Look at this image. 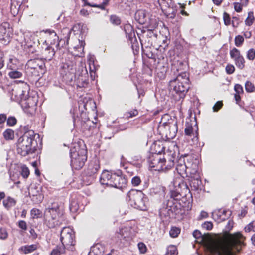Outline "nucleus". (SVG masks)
Returning <instances> with one entry per match:
<instances>
[{"mask_svg":"<svg viewBox=\"0 0 255 255\" xmlns=\"http://www.w3.org/2000/svg\"><path fill=\"white\" fill-rule=\"evenodd\" d=\"M134 17L135 20L140 24H145L148 19L147 13L145 10L143 9L137 10L135 14Z\"/></svg>","mask_w":255,"mask_h":255,"instance_id":"nucleus-25","label":"nucleus"},{"mask_svg":"<svg viewBox=\"0 0 255 255\" xmlns=\"http://www.w3.org/2000/svg\"><path fill=\"white\" fill-rule=\"evenodd\" d=\"M101 136L104 139H111L113 136V133L111 128H108L101 133Z\"/></svg>","mask_w":255,"mask_h":255,"instance_id":"nucleus-41","label":"nucleus"},{"mask_svg":"<svg viewBox=\"0 0 255 255\" xmlns=\"http://www.w3.org/2000/svg\"><path fill=\"white\" fill-rule=\"evenodd\" d=\"M185 133L187 136H189L191 137L193 136V138H196L197 139V131H196L195 133H194L193 132V128L191 126L188 125L186 126L185 129Z\"/></svg>","mask_w":255,"mask_h":255,"instance_id":"nucleus-36","label":"nucleus"},{"mask_svg":"<svg viewBox=\"0 0 255 255\" xmlns=\"http://www.w3.org/2000/svg\"><path fill=\"white\" fill-rule=\"evenodd\" d=\"M29 86L26 83L22 82L21 85H15L9 89V94L12 100L19 102L22 98L28 96Z\"/></svg>","mask_w":255,"mask_h":255,"instance_id":"nucleus-10","label":"nucleus"},{"mask_svg":"<svg viewBox=\"0 0 255 255\" xmlns=\"http://www.w3.org/2000/svg\"><path fill=\"white\" fill-rule=\"evenodd\" d=\"M19 103L23 110L26 111L28 109L34 110L35 106L36 105V101L33 100V98L29 96H26L25 98H22Z\"/></svg>","mask_w":255,"mask_h":255,"instance_id":"nucleus-21","label":"nucleus"},{"mask_svg":"<svg viewBox=\"0 0 255 255\" xmlns=\"http://www.w3.org/2000/svg\"><path fill=\"white\" fill-rule=\"evenodd\" d=\"M178 251L176 246L170 245L167 248V253L165 255H177Z\"/></svg>","mask_w":255,"mask_h":255,"instance_id":"nucleus-45","label":"nucleus"},{"mask_svg":"<svg viewBox=\"0 0 255 255\" xmlns=\"http://www.w3.org/2000/svg\"><path fill=\"white\" fill-rule=\"evenodd\" d=\"M127 200L133 208L146 211L148 205V199L141 191L132 189L127 194Z\"/></svg>","mask_w":255,"mask_h":255,"instance_id":"nucleus-5","label":"nucleus"},{"mask_svg":"<svg viewBox=\"0 0 255 255\" xmlns=\"http://www.w3.org/2000/svg\"><path fill=\"white\" fill-rule=\"evenodd\" d=\"M165 147L162 143L159 141L155 142L151 146V150L153 151L152 153L161 155L164 150Z\"/></svg>","mask_w":255,"mask_h":255,"instance_id":"nucleus-29","label":"nucleus"},{"mask_svg":"<svg viewBox=\"0 0 255 255\" xmlns=\"http://www.w3.org/2000/svg\"><path fill=\"white\" fill-rule=\"evenodd\" d=\"M60 241L62 243L60 246H63L64 248L74 246L75 240L73 230L69 227H63L60 233Z\"/></svg>","mask_w":255,"mask_h":255,"instance_id":"nucleus-11","label":"nucleus"},{"mask_svg":"<svg viewBox=\"0 0 255 255\" xmlns=\"http://www.w3.org/2000/svg\"><path fill=\"white\" fill-rule=\"evenodd\" d=\"M11 34L9 23L5 22L0 25V40L3 44L6 45L10 42Z\"/></svg>","mask_w":255,"mask_h":255,"instance_id":"nucleus-15","label":"nucleus"},{"mask_svg":"<svg viewBox=\"0 0 255 255\" xmlns=\"http://www.w3.org/2000/svg\"><path fill=\"white\" fill-rule=\"evenodd\" d=\"M32 218H38L42 215V212L38 209L33 208L30 211Z\"/></svg>","mask_w":255,"mask_h":255,"instance_id":"nucleus-47","label":"nucleus"},{"mask_svg":"<svg viewBox=\"0 0 255 255\" xmlns=\"http://www.w3.org/2000/svg\"><path fill=\"white\" fill-rule=\"evenodd\" d=\"M189 75L187 72L178 74L176 78L169 82V91L175 101L183 99L189 90Z\"/></svg>","mask_w":255,"mask_h":255,"instance_id":"nucleus-1","label":"nucleus"},{"mask_svg":"<svg viewBox=\"0 0 255 255\" xmlns=\"http://www.w3.org/2000/svg\"><path fill=\"white\" fill-rule=\"evenodd\" d=\"M17 123V120L15 117L11 116L7 119V124L9 126H13Z\"/></svg>","mask_w":255,"mask_h":255,"instance_id":"nucleus-55","label":"nucleus"},{"mask_svg":"<svg viewBox=\"0 0 255 255\" xmlns=\"http://www.w3.org/2000/svg\"><path fill=\"white\" fill-rule=\"evenodd\" d=\"M236 66L240 69L242 70L245 67V61L243 56L234 61Z\"/></svg>","mask_w":255,"mask_h":255,"instance_id":"nucleus-44","label":"nucleus"},{"mask_svg":"<svg viewBox=\"0 0 255 255\" xmlns=\"http://www.w3.org/2000/svg\"><path fill=\"white\" fill-rule=\"evenodd\" d=\"M161 190V187L160 186L152 188L150 189V194L151 195L156 194L158 193H159Z\"/></svg>","mask_w":255,"mask_h":255,"instance_id":"nucleus-63","label":"nucleus"},{"mask_svg":"<svg viewBox=\"0 0 255 255\" xmlns=\"http://www.w3.org/2000/svg\"><path fill=\"white\" fill-rule=\"evenodd\" d=\"M234 238H231L230 245H222V243L210 247V250L213 255H231V247H235Z\"/></svg>","mask_w":255,"mask_h":255,"instance_id":"nucleus-12","label":"nucleus"},{"mask_svg":"<svg viewBox=\"0 0 255 255\" xmlns=\"http://www.w3.org/2000/svg\"><path fill=\"white\" fill-rule=\"evenodd\" d=\"M8 234L6 229L4 228L0 229V239H5L7 238Z\"/></svg>","mask_w":255,"mask_h":255,"instance_id":"nucleus-59","label":"nucleus"},{"mask_svg":"<svg viewBox=\"0 0 255 255\" xmlns=\"http://www.w3.org/2000/svg\"><path fill=\"white\" fill-rule=\"evenodd\" d=\"M170 199L167 203V206L170 208L169 210H172L174 208L173 205L177 207L176 204L177 201L187 195V193L190 191L187 185L182 181L175 180L170 185Z\"/></svg>","mask_w":255,"mask_h":255,"instance_id":"nucleus-3","label":"nucleus"},{"mask_svg":"<svg viewBox=\"0 0 255 255\" xmlns=\"http://www.w3.org/2000/svg\"><path fill=\"white\" fill-rule=\"evenodd\" d=\"M55 52L54 51V48L48 46L45 48L44 51L45 57L43 58L44 60V61H50L52 59L54 55H55Z\"/></svg>","mask_w":255,"mask_h":255,"instance_id":"nucleus-34","label":"nucleus"},{"mask_svg":"<svg viewBox=\"0 0 255 255\" xmlns=\"http://www.w3.org/2000/svg\"><path fill=\"white\" fill-rule=\"evenodd\" d=\"M244 229L246 232H250L251 231L255 232V221H253L250 223L245 227Z\"/></svg>","mask_w":255,"mask_h":255,"instance_id":"nucleus-49","label":"nucleus"},{"mask_svg":"<svg viewBox=\"0 0 255 255\" xmlns=\"http://www.w3.org/2000/svg\"><path fill=\"white\" fill-rule=\"evenodd\" d=\"M174 157H171L168 158V164L165 165L166 159L162 158L161 155L151 153L148 159V162L151 168L156 171L163 170L164 169H169L174 165Z\"/></svg>","mask_w":255,"mask_h":255,"instance_id":"nucleus-8","label":"nucleus"},{"mask_svg":"<svg viewBox=\"0 0 255 255\" xmlns=\"http://www.w3.org/2000/svg\"><path fill=\"white\" fill-rule=\"evenodd\" d=\"M197 166L196 164H193V170L190 171V185L195 190H197L201 186L202 182L200 179L199 173L197 171Z\"/></svg>","mask_w":255,"mask_h":255,"instance_id":"nucleus-16","label":"nucleus"},{"mask_svg":"<svg viewBox=\"0 0 255 255\" xmlns=\"http://www.w3.org/2000/svg\"><path fill=\"white\" fill-rule=\"evenodd\" d=\"M198 160L194 159L192 155L184 154L179 159L176 169L181 176H188L189 171L193 170V164H196L198 167Z\"/></svg>","mask_w":255,"mask_h":255,"instance_id":"nucleus-7","label":"nucleus"},{"mask_svg":"<svg viewBox=\"0 0 255 255\" xmlns=\"http://www.w3.org/2000/svg\"><path fill=\"white\" fill-rule=\"evenodd\" d=\"M86 151L78 148H71L70 150L71 166L76 170L80 169L87 160Z\"/></svg>","mask_w":255,"mask_h":255,"instance_id":"nucleus-9","label":"nucleus"},{"mask_svg":"<svg viewBox=\"0 0 255 255\" xmlns=\"http://www.w3.org/2000/svg\"><path fill=\"white\" fill-rule=\"evenodd\" d=\"M231 238H234L235 243H236L235 247H231V255H233V250H235L239 253L241 250L242 247L245 246L244 243L245 237L239 232L235 234H230L228 237L227 242L226 243H222V245H230Z\"/></svg>","mask_w":255,"mask_h":255,"instance_id":"nucleus-13","label":"nucleus"},{"mask_svg":"<svg viewBox=\"0 0 255 255\" xmlns=\"http://www.w3.org/2000/svg\"><path fill=\"white\" fill-rule=\"evenodd\" d=\"M65 248L63 246L58 245L55 249H53L51 255H60L65 252Z\"/></svg>","mask_w":255,"mask_h":255,"instance_id":"nucleus-39","label":"nucleus"},{"mask_svg":"<svg viewBox=\"0 0 255 255\" xmlns=\"http://www.w3.org/2000/svg\"><path fill=\"white\" fill-rule=\"evenodd\" d=\"M225 69L227 74H231L234 73L235 69L233 65L229 64L226 66Z\"/></svg>","mask_w":255,"mask_h":255,"instance_id":"nucleus-58","label":"nucleus"},{"mask_svg":"<svg viewBox=\"0 0 255 255\" xmlns=\"http://www.w3.org/2000/svg\"><path fill=\"white\" fill-rule=\"evenodd\" d=\"M202 227L207 230H210L213 228V224L211 222H205L202 224Z\"/></svg>","mask_w":255,"mask_h":255,"instance_id":"nucleus-61","label":"nucleus"},{"mask_svg":"<svg viewBox=\"0 0 255 255\" xmlns=\"http://www.w3.org/2000/svg\"><path fill=\"white\" fill-rule=\"evenodd\" d=\"M79 206L77 201L75 200H72L70 202L69 209L71 212L75 213L78 211Z\"/></svg>","mask_w":255,"mask_h":255,"instance_id":"nucleus-42","label":"nucleus"},{"mask_svg":"<svg viewBox=\"0 0 255 255\" xmlns=\"http://www.w3.org/2000/svg\"><path fill=\"white\" fill-rule=\"evenodd\" d=\"M26 1L27 0H16L15 1H12L10 7L11 13L14 15L17 14L21 4Z\"/></svg>","mask_w":255,"mask_h":255,"instance_id":"nucleus-30","label":"nucleus"},{"mask_svg":"<svg viewBox=\"0 0 255 255\" xmlns=\"http://www.w3.org/2000/svg\"><path fill=\"white\" fill-rule=\"evenodd\" d=\"M45 68L43 59H31L29 60L26 64L25 73L29 77L37 78L44 74Z\"/></svg>","mask_w":255,"mask_h":255,"instance_id":"nucleus-6","label":"nucleus"},{"mask_svg":"<svg viewBox=\"0 0 255 255\" xmlns=\"http://www.w3.org/2000/svg\"><path fill=\"white\" fill-rule=\"evenodd\" d=\"M64 212L58 203H53L44 210V224L49 228L59 226L64 221Z\"/></svg>","mask_w":255,"mask_h":255,"instance_id":"nucleus-2","label":"nucleus"},{"mask_svg":"<svg viewBox=\"0 0 255 255\" xmlns=\"http://www.w3.org/2000/svg\"><path fill=\"white\" fill-rule=\"evenodd\" d=\"M75 62L74 61L70 60L68 59H65L64 61L62 62L60 70H65L66 69H69L72 67H75Z\"/></svg>","mask_w":255,"mask_h":255,"instance_id":"nucleus-35","label":"nucleus"},{"mask_svg":"<svg viewBox=\"0 0 255 255\" xmlns=\"http://www.w3.org/2000/svg\"><path fill=\"white\" fill-rule=\"evenodd\" d=\"M79 45L75 46L74 49L76 53L75 55L80 57L84 56V47L85 43L84 41L79 40Z\"/></svg>","mask_w":255,"mask_h":255,"instance_id":"nucleus-31","label":"nucleus"},{"mask_svg":"<svg viewBox=\"0 0 255 255\" xmlns=\"http://www.w3.org/2000/svg\"><path fill=\"white\" fill-rule=\"evenodd\" d=\"M16 201L13 198L8 196L3 201V205L4 207L7 210L10 209L11 207L16 205Z\"/></svg>","mask_w":255,"mask_h":255,"instance_id":"nucleus-33","label":"nucleus"},{"mask_svg":"<svg viewBox=\"0 0 255 255\" xmlns=\"http://www.w3.org/2000/svg\"><path fill=\"white\" fill-rule=\"evenodd\" d=\"M110 21L111 23L115 25H119L121 23L120 18L115 15H113L110 16Z\"/></svg>","mask_w":255,"mask_h":255,"instance_id":"nucleus-48","label":"nucleus"},{"mask_svg":"<svg viewBox=\"0 0 255 255\" xmlns=\"http://www.w3.org/2000/svg\"><path fill=\"white\" fill-rule=\"evenodd\" d=\"M77 87L79 88H86L89 84V79L88 77V73L86 70V73L79 76L76 81Z\"/></svg>","mask_w":255,"mask_h":255,"instance_id":"nucleus-27","label":"nucleus"},{"mask_svg":"<svg viewBox=\"0 0 255 255\" xmlns=\"http://www.w3.org/2000/svg\"><path fill=\"white\" fill-rule=\"evenodd\" d=\"M245 89L248 92H252L255 90L254 85L250 81H247L245 83Z\"/></svg>","mask_w":255,"mask_h":255,"instance_id":"nucleus-52","label":"nucleus"},{"mask_svg":"<svg viewBox=\"0 0 255 255\" xmlns=\"http://www.w3.org/2000/svg\"><path fill=\"white\" fill-rule=\"evenodd\" d=\"M130 239V232L128 228H121L117 232L113 240L120 247L126 246Z\"/></svg>","mask_w":255,"mask_h":255,"instance_id":"nucleus-14","label":"nucleus"},{"mask_svg":"<svg viewBox=\"0 0 255 255\" xmlns=\"http://www.w3.org/2000/svg\"><path fill=\"white\" fill-rule=\"evenodd\" d=\"M141 183V180L139 177L134 176L131 180V183L134 186L139 185Z\"/></svg>","mask_w":255,"mask_h":255,"instance_id":"nucleus-57","label":"nucleus"},{"mask_svg":"<svg viewBox=\"0 0 255 255\" xmlns=\"http://www.w3.org/2000/svg\"><path fill=\"white\" fill-rule=\"evenodd\" d=\"M244 38L242 36L238 35L235 37V44L237 47L241 46L243 42H244Z\"/></svg>","mask_w":255,"mask_h":255,"instance_id":"nucleus-51","label":"nucleus"},{"mask_svg":"<svg viewBox=\"0 0 255 255\" xmlns=\"http://www.w3.org/2000/svg\"><path fill=\"white\" fill-rule=\"evenodd\" d=\"M37 245L35 244H32L30 245H27L22 246L21 250L25 253L28 254L31 253L37 249Z\"/></svg>","mask_w":255,"mask_h":255,"instance_id":"nucleus-37","label":"nucleus"},{"mask_svg":"<svg viewBox=\"0 0 255 255\" xmlns=\"http://www.w3.org/2000/svg\"><path fill=\"white\" fill-rule=\"evenodd\" d=\"M124 30L126 37L132 42L133 39H136L133 27L130 24H126L124 26ZM136 39H135V40Z\"/></svg>","mask_w":255,"mask_h":255,"instance_id":"nucleus-28","label":"nucleus"},{"mask_svg":"<svg viewBox=\"0 0 255 255\" xmlns=\"http://www.w3.org/2000/svg\"><path fill=\"white\" fill-rule=\"evenodd\" d=\"M18 226L19 228L24 231L26 230L27 229L26 222L24 220H20L18 222Z\"/></svg>","mask_w":255,"mask_h":255,"instance_id":"nucleus-60","label":"nucleus"},{"mask_svg":"<svg viewBox=\"0 0 255 255\" xmlns=\"http://www.w3.org/2000/svg\"><path fill=\"white\" fill-rule=\"evenodd\" d=\"M83 2V6H89L92 7H97L102 10H105L106 6L107 5L109 0H103V1H98L95 0L92 1V0H81Z\"/></svg>","mask_w":255,"mask_h":255,"instance_id":"nucleus-22","label":"nucleus"},{"mask_svg":"<svg viewBox=\"0 0 255 255\" xmlns=\"http://www.w3.org/2000/svg\"><path fill=\"white\" fill-rule=\"evenodd\" d=\"M180 232V229L179 228L172 227L169 231L170 236L172 238L177 237Z\"/></svg>","mask_w":255,"mask_h":255,"instance_id":"nucleus-46","label":"nucleus"},{"mask_svg":"<svg viewBox=\"0 0 255 255\" xmlns=\"http://www.w3.org/2000/svg\"><path fill=\"white\" fill-rule=\"evenodd\" d=\"M138 247L141 253H144L146 250V247L145 245L142 242H140L138 244Z\"/></svg>","mask_w":255,"mask_h":255,"instance_id":"nucleus-64","label":"nucleus"},{"mask_svg":"<svg viewBox=\"0 0 255 255\" xmlns=\"http://www.w3.org/2000/svg\"><path fill=\"white\" fill-rule=\"evenodd\" d=\"M4 138L6 140H12L14 138V131L11 129H7L3 133Z\"/></svg>","mask_w":255,"mask_h":255,"instance_id":"nucleus-40","label":"nucleus"},{"mask_svg":"<svg viewBox=\"0 0 255 255\" xmlns=\"http://www.w3.org/2000/svg\"><path fill=\"white\" fill-rule=\"evenodd\" d=\"M228 213H229V215H230L231 214V211L229 210H222L221 209H216L212 213V218L215 221L220 223L228 218L227 216L222 217L224 214H228Z\"/></svg>","mask_w":255,"mask_h":255,"instance_id":"nucleus-23","label":"nucleus"},{"mask_svg":"<svg viewBox=\"0 0 255 255\" xmlns=\"http://www.w3.org/2000/svg\"><path fill=\"white\" fill-rule=\"evenodd\" d=\"M46 39L45 43L47 45H55L59 46V37L54 30H47L45 31Z\"/></svg>","mask_w":255,"mask_h":255,"instance_id":"nucleus-20","label":"nucleus"},{"mask_svg":"<svg viewBox=\"0 0 255 255\" xmlns=\"http://www.w3.org/2000/svg\"><path fill=\"white\" fill-rule=\"evenodd\" d=\"M230 55L232 59L234 61L243 56L240 53V51L237 48H234L230 51Z\"/></svg>","mask_w":255,"mask_h":255,"instance_id":"nucleus-38","label":"nucleus"},{"mask_svg":"<svg viewBox=\"0 0 255 255\" xmlns=\"http://www.w3.org/2000/svg\"><path fill=\"white\" fill-rule=\"evenodd\" d=\"M76 66L70 67L69 69L60 70V74L63 77V81L67 83H70L76 80Z\"/></svg>","mask_w":255,"mask_h":255,"instance_id":"nucleus-18","label":"nucleus"},{"mask_svg":"<svg viewBox=\"0 0 255 255\" xmlns=\"http://www.w3.org/2000/svg\"><path fill=\"white\" fill-rule=\"evenodd\" d=\"M223 104L221 101H218L216 103L214 106L213 107V110L214 112H217L222 107Z\"/></svg>","mask_w":255,"mask_h":255,"instance_id":"nucleus-62","label":"nucleus"},{"mask_svg":"<svg viewBox=\"0 0 255 255\" xmlns=\"http://www.w3.org/2000/svg\"><path fill=\"white\" fill-rule=\"evenodd\" d=\"M29 170L28 168L26 166H22L21 167V175L24 178H26L28 177L29 175Z\"/></svg>","mask_w":255,"mask_h":255,"instance_id":"nucleus-53","label":"nucleus"},{"mask_svg":"<svg viewBox=\"0 0 255 255\" xmlns=\"http://www.w3.org/2000/svg\"><path fill=\"white\" fill-rule=\"evenodd\" d=\"M223 19L225 25L228 26L231 24L230 15L226 12L224 13Z\"/></svg>","mask_w":255,"mask_h":255,"instance_id":"nucleus-56","label":"nucleus"},{"mask_svg":"<svg viewBox=\"0 0 255 255\" xmlns=\"http://www.w3.org/2000/svg\"><path fill=\"white\" fill-rule=\"evenodd\" d=\"M255 57V50L252 48L247 52V58L250 60H253Z\"/></svg>","mask_w":255,"mask_h":255,"instance_id":"nucleus-54","label":"nucleus"},{"mask_svg":"<svg viewBox=\"0 0 255 255\" xmlns=\"http://www.w3.org/2000/svg\"><path fill=\"white\" fill-rule=\"evenodd\" d=\"M114 173L107 170L104 171L101 175L100 182L102 185H106L110 186L113 180V175Z\"/></svg>","mask_w":255,"mask_h":255,"instance_id":"nucleus-24","label":"nucleus"},{"mask_svg":"<svg viewBox=\"0 0 255 255\" xmlns=\"http://www.w3.org/2000/svg\"><path fill=\"white\" fill-rule=\"evenodd\" d=\"M99 168L100 165L98 162L91 163L88 166L86 174L88 176L94 178L95 174L97 173Z\"/></svg>","mask_w":255,"mask_h":255,"instance_id":"nucleus-26","label":"nucleus"},{"mask_svg":"<svg viewBox=\"0 0 255 255\" xmlns=\"http://www.w3.org/2000/svg\"><path fill=\"white\" fill-rule=\"evenodd\" d=\"M142 159L140 155H136L133 157V162L136 161L137 163H133L134 165H136L137 167H140L142 163Z\"/></svg>","mask_w":255,"mask_h":255,"instance_id":"nucleus-50","label":"nucleus"},{"mask_svg":"<svg viewBox=\"0 0 255 255\" xmlns=\"http://www.w3.org/2000/svg\"><path fill=\"white\" fill-rule=\"evenodd\" d=\"M112 179L113 180L112 181V184L110 187L121 189L123 187H125L127 184V180L123 175L120 170H118L117 172L114 173Z\"/></svg>","mask_w":255,"mask_h":255,"instance_id":"nucleus-17","label":"nucleus"},{"mask_svg":"<svg viewBox=\"0 0 255 255\" xmlns=\"http://www.w3.org/2000/svg\"><path fill=\"white\" fill-rule=\"evenodd\" d=\"M35 134L33 130L25 132L19 138L17 143V153L22 156L32 154L34 152L35 146H33L35 141Z\"/></svg>","mask_w":255,"mask_h":255,"instance_id":"nucleus-4","label":"nucleus"},{"mask_svg":"<svg viewBox=\"0 0 255 255\" xmlns=\"http://www.w3.org/2000/svg\"><path fill=\"white\" fill-rule=\"evenodd\" d=\"M12 70L8 73L9 76L13 79L19 78L22 77V73L20 71H19L17 70H13L11 69Z\"/></svg>","mask_w":255,"mask_h":255,"instance_id":"nucleus-43","label":"nucleus"},{"mask_svg":"<svg viewBox=\"0 0 255 255\" xmlns=\"http://www.w3.org/2000/svg\"><path fill=\"white\" fill-rule=\"evenodd\" d=\"M163 126L166 130H167L166 136L169 138H173L175 137L178 131L177 122L172 121L165 122L163 124Z\"/></svg>","mask_w":255,"mask_h":255,"instance_id":"nucleus-19","label":"nucleus"},{"mask_svg":"<svg viewBox=\"0 0 255 255\" xmlns=\"http://www.w3.org/2000/svg\"><path fill=\"white\" fill-rule=\"evenodd\" d=\"M104 247L101 245L97 244L91 249L90 254L93 255H103Z\"/></svg>","mask_w":255,"mask_h":255,"instance_id":"nucleus-32","label":"nucleus"}]
</instances>
